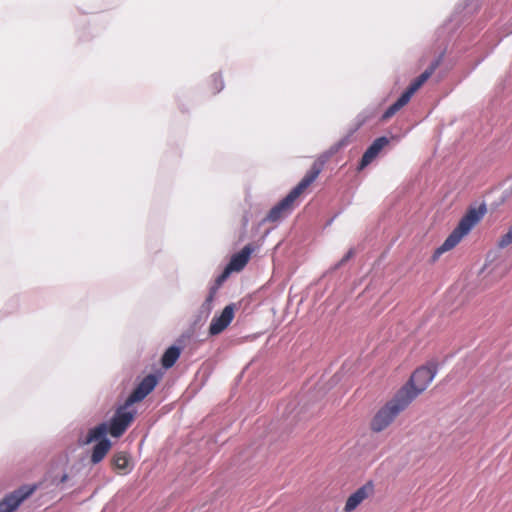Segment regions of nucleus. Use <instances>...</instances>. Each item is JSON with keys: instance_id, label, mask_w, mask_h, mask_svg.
<instances>
[{"instance_id": "1", "label": "nucleus", "mask_w": 512, "mask_h": 512, "mask_svg": "<svg viewBox=\"0 0 512 512\" xmlns=\"http://www.w3.org/2000/svg\"><path fill=\"white\" fill-rule=\"evenodd\" d=\"M323 161H315L301 181L268 212L265 221L277 222L288 216L296 206L298 198L315 182L323 170Z\"/></svg>"}, {"instance_id": "2", "label": "nucleus", "mask_w": 512, "mask_h": 512, "mask_svg": "<svg viewBox=\"0 0 512 512\" xmlns=\"http://www.w3.org/2000/svg\"><path fill=\"white\" fill-rule=\"evenodd\" d=\"M480 221V206L470 207L465 215L460 219L457 227L449 234L440 247H438L433 255L437 259L441 254L455 248L460 241L470 233L473 227Z\"/></svg>"}, {"instance_id": "3", "label": "nucleus", "mask_w": 512, "mask_h": 512, "mask_svg": "<svg viewBox=\"0 0 512 512\" xmlns=\"http://www.w3.org/2000/svg\"><path fill=\"white\" fill-rule=\"evenodd\" d=\"M410 404L397 392L380 407L370 421V430L380 433L387 429Z\"/></svg>"}, {"instance_id": "4", "label": "nucleus", "mask_w": 512, "mask_h": 512, "mask_svg": "<svg viewBox=\"0 0 512 512\" xmlns=\"http://www.w3.org/2000/svg\"><path fill=\"white\" fill-rule=\"evenodd\" d=\"M436 375L435 366H421L417 368L405 385H403L397 393L404 398L408 404L423 393L430 385Z\"/></svg>"}, {"instance_id": "5", "label": "nucleus", "mask_w": 512, "mask_h": 512, "mask_svg": "<svg viewBox=\"0 0 512 512\" xmlns=\"http://www.w3.org/2000/svg\"><path fill=\"white\" fill-rule=\"evenodd\" d=\"M436 64H432L428 69H426L422 74H420L416 79H414L407 89L402 93V95L397 99L395 103L388 107V109L384 112L382 119L387 120L395 115L400 109H402L405 105H407L411 99V97L422 87V85L432 76L436 69Z\"/></svg>"}, {"instance_id": "6", "label": "nucleus", "mask_w": 512, "mask_h": 512, "mask_svg": "<svg viewBox=\"0 0 512 512\" xmlns=\"http://www.w3.org/2000/svg\"><path fill=\"white\" fill-rule=\"evenodd\" d=\"M106 434L107 423H101L90 429L86 436L84 441L85 444L98 441V443L94 446L91 454V462L93 464H98L101 462L111 449L112 444L110 440L106 438Z\"/></svg>"}, {"instance_id": "7", "label": "nucleus", "mask_w": 512, "mask_h": 512, "mask_svg": "<svg viewBox=\"0 0 512 512\" xmlns=\"http://www.w3.org/2000/svg\"><path fill=\"white\" fill-rule=\"evenodd\" d=\"M130 406L127 405V402H124L123 405L116 409L109 424H107V433L112 437L118 438L122 436L134 421L137 412L135 409H130Z\"/></svg>"}, {"instance_id": "8", "label": "nucleus", "mask_w": 512, "mask_h": 512, "mask_svg": "<svg viewBox=\"0 0 512 512\" xmlns=\"http://www.w3.org/2000/svg\"><path fill=\"white\" fill-rule=\"evenodd\" d=\"M36 489V486H22L7 495L0 501V512H14L18 506L28 498Z\"/></svg>"}, {"instance_id": "9", "label": "nucleus", "mask_w": 512, "mask_h": 512, "mask_svg": "<svg viewBox=\"0 0 512 512\" xmlns=\"http://www.w3.org/2000/svg\"><path fill=\"white\" fill-rule=\"evenodd\" d=\"M158 383V378L154 374L147 375L133 390L129 397L125 400L127 405L142 401L148 394H150Z\"/></svg>"}, {"instance_id": "10", "label": "nucleus", "mask_w": 512, "mask_h": 512, "mask_svg": "<svg viewBox=\"0 0 512 512\" xmlns=\"http://www.w3.org/2000/svg\"><path fill=\"white\" fill-rule=\"evenodd\" d=\"M374 491V485L371 481L367 482L354 493H352L346 500L344 512L354 511L364 500H366Z\"/></svg>"}, {"instance_id": "11", "label": "nucleus", "mask_w": 512, "mask_h": 512, "mask_svg": "<svg viewBox=\"0 0 512 512\" xmlns=\"http://www.w3.org/2000/svg\"><path fill=\"white\" fill-rule=\"evenodd\" d=\"M234 318V305H227L221 312L220 316L214 317L209 326L211 335H218L224 331Z\"/></svg>"}, {"instance_id": "12", "label": "nucleus", "mask_w": 512, "mask_h": 512, "mask_svg": "<svg viewBox=\"0 0 512 512\" xmlns=\"http://www.w3.org/2000/svg\"><path fill=\"white\" fill-rule=\"evenodd\" d=\"M389 139L387 137H379L375 139L372 144L364 152L360 164L359 170L364 169L368 166L381 152V150L388 145Z\"/></svg>"}, {"instance_id": "13", "label": "nucleus", "mask_w": 512, "mask_h": 512, "mask_svg": "<svg viewBox=\"0 0 512 512\" xmlns=\"http://www.w3.org/2000/svg\"><path fill=\"white\" fill-rule=\"evenodd\" d=\"M253 252V248L251 245H246L242 248V250L236 254H234L229 263L227 264V267L232 272H240L244 269V267L247 265L250 256Z\"/></svg>"}, {"instance_id": "14", "label": "nucleus", "mask_w": 512, "mask_h": 512, "mask_svg": "<svg viewBox=\"0 0 512 512\" xmlns=\"http://www.w3.org/2000/svg\"><path fill=\"white\" fill-rule=\"evenodd\" d=\"M131 459L127 452L120 451L113 455L111 464L118 474L126 475L132 470Z\"/></svg>"}, {"instance_id": "15", "label": "nucleus", "mask_w": 512, "mask_h": 512, "mask_svg": "<svg viewBox=\"0 0 512 512\" xmlns=\"http://www.w3.org/2000/svg\"><path fill=\"white\" fill-rule=\"evenodd\" d=\"M181 351L176 346L169 347L163 354L161 359V364L164 368L169 369L171 368L178 358L180 357Z\"/></svg>"}, {"instance_id": "16", "label": "nucleus", "mask_w": 512, "mask_h": 512, "mask_svg": "<svg viewBox=\"0 0 512 512\" xmlns=\"http://www.w3.org/2000/svg\"><path fill=\"white\" fill-rule=\"evenodd\" d=\"M210 86H211V91L213 93L220 92L224 87L222 77L217 74L212 75V77L210 79Z\"/></svg>"}, {"instance_id": "17", "label": "nucleus", "mask_w": 512, "mask_h": 512, "mask_svg": "<svg viewBox=\"0 0 512 512\" xmlns=\"http://www.w3.org/2000/svg\"><path fill=\"white\" fill-rule=\"evenodd\" d=\"M512 243V226L509 228L508 232L503 235L499 241V246L504 248Z\"/></svg>"}, {"instance_id": "18", "label": "nucleus", "mask_w": 512, "mask_h": 512, "mask_svg": "<svg viewBox=\"0 0 512 512\" xmlns=\"http://www.w3.org/2000/svg\"><path fill=\"white\" fill-rule=\"evenodd\" d=\"M369 119V116L367 115H360L358 116L356 123L354 125V128L352 129V132L357 131L362 125H364Z\"/></svg>"}, {"instance_id": "19", "label": "nucleus", "mask_w": 512, "mask_h": 512, "mask_svg": "<svg viewBox=\"0 0 512 512\" xmlns=\"http://www.w3.org/2000/svg\"><path fill=\"white\" fill-rule=\"evenodd\" d=\"M231 273H233V272L231 270H229V268L226 266L224 271L222 272V274L218 276V278L216 280L217 284H221L222 282H224Z\"/></svg>"}, {"instance_id": "20", "label": "nucleus", "mask_w": 512, "mask_h": 512, "mask_svg": "<svg viewBox=\"0 0 512 512\" xmlns=\"http://www.w3.org/2000/svg\"><path fill=\"white\" fill-rule=\"evenodd\" d=\"M354 255V251L350 249L346 256L341 260V264L349 260Z\"/></svg>"}, {"instance_id": "21", "label": "nucleus", "mask_w": 512, "mask_h": 512, "mask_svg": "<svg viewBox=\"0 0 512 512\" xmlns=\"http://www.w3.org/2000/svg\"><path fill=\"white\" fill-rule=\"evenodd\" d=\"M68 476L65 474L61 478V482H65L67 480Z\"/></svg>"}, {"instance_id": "22", "label": "nucleus", "mask_w": 512, "mask_h": 512, "mask_svg": "<svg viewBox=\"0 0 512 512\" xmlns=\"http://www.w3.org/2000/svg\"><path fill=\"white\" fill-rule=\"evenodd\" d=\"M485 212H486V208H485V206L482 204V210H481L482 216L485 214Z\"/></svg>"}]
</instances>
